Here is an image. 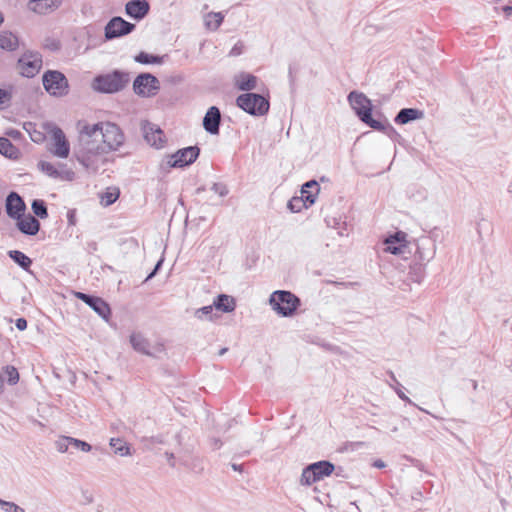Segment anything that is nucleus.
Wrapping results in <instances>:
<instances>
[{
  "label": "nucleus",
  "instance_id": "nucleus-1",
  "mask_svg": "<svg viewBox=\"0 0 512 512\" xmlns=\"http://www.w3.org/2000/svg\"><path fill=\"white\" fill-rule=\"evenodd\" d=\"M77 126L81 146L78 159L86 168L97 170L107 162L106 154L120 150L125 144L123 130L111 121L79 122Z\"/></svg>",
  "mask_w": 512,
  "mask_h": 512
},
{
  "label": "nucleus",
  "instance_id": "nucleus-2",
  "mask_svg": "<svg viewBox=\"0 0 512 512\" xmlns=\"http://www.w3.org/2000/svg\"><path fill=\"white\" fill-rule=\"evenodd\" d=\"M348 100L356 114L365 124L376 130H384L385 127L382 122L372 118L371 101L363 93L351 92Z\"/></svg>",
  "mask_w": 512,
  "mask_h": 512
},
{
  "label": "nucleus",
  "instance_id": "nucleus-3",
  "mask_svg": "<svg viewBox=\"0 0 512 512\" xmlns=\"http://www.w3.org/2000/svg\"><path fill=\"white\" fill-rule=\"evenodd\" d=\"M270 305L277 314L283 317L294 315L300 306V299L290 291H275L270 297Z\"/></svg>",
  "mask_w": 512,
  "mask_h": 512
},
{
  "label": "nucleus",
  "instance_id": "nucleus-4",
  "mask_svg": "<svg viewBox=\"0 0 512 512\" xmlns=\"http://www.w3.org/2000/svg\"><path fill=\"white\" fill-rule=\"evenodd\" d=\"M236 104L245 112L255 116L265 115L270 107L267 98L255 93H245L239 95L236 99Z\"/></svg>",
  "mask_w": 512,
  "mask_h": 512
},
{
  "label": "nucleus",
  "instance_id": "nucleus-5",
  "mask_svg": "<svg viewBox=\"0 0 512 512\" xmlns=\"http://www.w3.org/2000/svg\"><path fill=\"white\" fill-rule=\"evenodd\" d=\"M335 470L334 465L329 461H319L307 466L301 474L300 484L303 486H311L326 477H329Z\"/></svg>",
  "mask_w": 512,
  "mask_h": 512
},
{
  "label": "nucleus",
  "instance_id": "nucleus-6",
  "mask_svg": "<svg viewBox=\"0 0 512 512\" xmlns=\"http://www.w3.org/2000/svg\"><path fill=\"white\" fill-rule=\"evenodd\" d=\"M42 83L46 92L51 96L63 97L68 94V80L60 71H46L42 76Z\"/></svg>",
  "mask_w": 512,
  "mask_h": 512
},
{
  "label": "nucleus",
  "instance_id": "nucleus-7",
  "mask_svg": "<svg viewBox=\"0 0 512 512\" xmlns=\"http://www.w3.org/2000/svg\"><path fill=\"white\" fill-rule=\"evenodd\" d=\"M129 82L128 74L115 71L113 73L99 76L94 80L93 87L95 90L114 93L123 89Z\"/></svg>",
  "mask_w": 512,
  "mask_h": 512
},
{
  "label": "nucleus",
  "instance_id": "nucleus-8",
  "mask_svg": "<svg viewBox=\"0 0 512 512\" xmlns=\"http://www.w3.org/2000/svg\"><path fill=\"white\" fill-rule=\"evenodd\" d=\"M43 65L42 56L36 51H25L18 59L16 69L18 73L27 78L36 76Z\"/></svg>",
  "mask_w": 512,
  "mask_h": 512
},
{
  "label": "nucleus",
  "instance_id": "nucleus-9",
  "mask_svg": "<svg viewBox=\"0 0 512 512\" xmlns=\"http://www.w3.org/2000/svg\"><path fill=\"white\" fill-rule=\"evenodd\" d=\"M133 89L139 96L151 97L158 92L159 81L155 76L149 73L140 74L134 80Z\"/></svg>",
  "mask_w": 512,
  "mask_h": 512
},
{
  "label": "nucleus",
  "instance_id": "nucleus-10",
  "mask_svg": "<svg viewBox=\"0 0 512 512\" xmlns=\"http://www.w3.org/2000/svg\"><path fill=\"white\" fill-rule=\"evenodd\" d=\"M50 135V152L58 158H67L70 154V144L62 129L59 127H53L50 130Z\"/></svg>",
  "mask_w": 512,
  "mask_h": 512
},
{
  "label": "nucleus",
  "instance_id": "nucleus-11",
  "mask_svg": "<svg viewBox=\"0 0 512 512\" xmlns=\"http://www.w3.org/2000/svg\"><path fill=\"white\" fill-rule=\"evenodd\" d=\"M40 170L47 176L63 181H73L75 178V172L72 169L66 167V165H59L58 167L48 161H41L38 164Z\"/></svg>",
  "mask_w": 512,
  "mask_h": 512
},
{
  "label": "nucleus",
  "instance_id": "nucleus-12",
  "mask_svg": "<svg viewBox=\"0 0 512 512\" xmlns=\"http://www.w3.org/2000/svg\"><path fill=\"white\" fill-rule=\"evenodd\" d=\"M130 343L136 351L149 356H154L164 351V345L162 343L157 342L151 345L141 333H132Z\"/></svg>",
  "mask_w": 512,
  "mask_h": 512
},
{
  "label": "nucleus",
  "instance_id": "nucleus-13",
  "mask_svg": "<svg viewBox=\"0 0 512 512\" xmlns=\"http://www.w3.org/2000/svg\"><path fill=\"white\" fill-rule=\"evenodd\" d=\"M134 27V24L125 21L121 17H114L105 27V37L107 39H113L126 35L130 33Z\"/></svg>",
  "mask_w": 512,
  "mask_h": 512
},
{
  "label": "nucleus",
  "instance_id": "nucleus-14",
  "mask_svg": "<svg viewBox=\"0 0 512 512\" xmlns=\"http://www.w3.org/2000/svg\"><path fill=\"white\" fill-rule=\"evenodd\" d=\"M75 297L89 305L97 314L107 319L111 314L109 305L100 297H94L82 292H75Z\"/></svg>",
  "mask_w": 512,
  "mask_h": 512
},
{
  "label": "nucleus",
  "instance_id": "nucleus-15",
  "mask_svg": "<svg viewBox=\"0 0 512 512\" xmlns=\"http://www.w3.org/2000/svg\"><path fill=\"white\" fill-rule=\"evenodd\" d=\"M144 138L151 146L160 149L166 143L164 132L155 124L146 122L142 125Z\"/></svg>",
  "mask_w": 512,
  "mask_h": 512
},
{
  "label": "nucleus",
  "instance_id": "nucleus-16",
  "mask_svg": "<svg viewBox=\"0 0 512 512\" xmlns=\"http://www.w3.org/2000/svg\"><path fill=\"white\" fill-rule=\"evenodd\" d=\"M198 155L199 149L197 147H187L171 155L168 163L171 167H184L193 163Z\"/></svg>",
  "mask_w": 512,
  "mask_h": 512
},
{
  "label": "nucleus",
  "instance_id": "nucleus-17",
  "mask_svg": "<svg viewBox=\"0 0 512 512\" xmlns=\"http://www.w3.org/2000/svg\"><path fill=\"white\" fill-rule=\"evenodd\" d=\"M384 243L386 245L385 250L387 252L394 255L401 254L408 245L407 235L402 231H398L394 235L388 237Z\"/></svg>",
  "mask_w": 512,
  "mask_h": 512
},
{
  "label": "nucleus",
  "instance_id": "nucleus-18",
  "mask_svg": "<svg viewBox=\"0 0 512 512\" xmlns=\"http://www.w3.org/2000/svg\"><path fill=\"white\" fill-rule=\"evenodd\" d=\"M6 213L12 219L19 218L24 213L26 206L22 198L15 192H11L6 199Z\"/></svg>",
  "mask_w": 512,
  "mask_h": 512
},
{
  "label": "nucleus",
  "instance_id": "nucleus-19",
  "mask_svg": "<svg viewBox=\"0 0 512 512\" xmlns=\"http://www.w3.org/2000/svg\"><path fill=\"white\" fill-rule=\"evenodd\" d=\"M15 220H17V227L22 233L27 235H36L39 232L40 223L31 214L24 215L23 213L22 216Z\"/></svg>",
  "mask_w": 512,
  "mask_h": 512
},
{
  "label": "nucleus",
  "instance_id": "nucleus-20",
  "mask_svg": "<svg viewBox=\"0 0 512 512\" xmlns=\"http://www.w3.org/2000/svg\"><path fill=\"white\" fill-rule=\"evenodd\" d=\"M219 123H220V111L217 107L212 106L207 111L203 125L206 131L212 134H217L219 132Z\"/></svg>",
  "mask_w": 512,
  "mask_h": 512
},
{
  "label": "nucleus",
  "instance_id": "nucleus-21",
  "mask_svg": "<svg viewBox=\"0 0 512 512\" xmlns=\"http://www.w3.org/2000/svg\"><path fill=\"white\" fill-rule=\"evenodd\" d=\"M126 13L135 19L143 18L149 11V4L147 1H130L125 7Z\"/></svg>",
  "mask_w": 512,
  "mask_h": 512
},
{
  "label": "nucleus",
  "instance_id": "nucleus-22",
  "mask_svg": "<svg viewBox=\"0 0 512 512\" xmlns=\"http://www.w3.org/2000/svg\"><path fill=\"white\" fill-rule=\"evenodd\" d=\"M319 193V185L316 181H309L302 186L300 196L305 200L306 204L310 207L315 203Z\"/></svg>",
  "mask_w": 512,
  "mask_h": 512
},
{
  "label": "nucleus",
  "instance_id": "nucleus-23",
  "mask_svg": "<svg viewBox=\"0 0 512 512\" xmlns=\"http://www.w3.org/2000/svg\"><path fill=\"white\" fill-rule=\"evenodd\" d=\"M235 86L241 91H250L257 87V77L249 73H241L235 78Z\"/></svg>",
  "mask_w": 512,
  "mask_h": 512
},
{
  "label": "nucleus",
  "instance_id": "nucleus-24",
  "mask_svg": "<svg viewBox=\"0 0 512 512\" xmlns=\"http://www.w3.org/2000/svg\"><path fill=\"white\" fill-rule=\"evenodd\" d=\"M423 118V112L418 109L405 108L402 109L395 118L398 124H406L410 121Z\"/></svg>",
  "mask_w": 512,
  "mask_h": 512
},
{
  "label": "nucleus",
  "instance_id": "nucleus-25",
  "mask_svg": "<svg viewBox=\"0 0 512 512\" xmlns=\"http://www.w3.org/2000/svg\"><path fill=\"white\" fill-rule=\"evenodd\" d=\"M19 47L18 37L8 31L0 33V48L6 51H15Z\"/></svg>",
  "mask_w": 512,
  "mask_h": 512
},
{
  "label": "nucleus",
  "instance_id": "nucleus-26",
  "mask_svg": "<svg viewBox=\"0 0 512 512\" xmlns=\"http://www.w3.org/2000/svg\"><path fill=\"white\" fill-rule=\"evenodd\" d=\"M120 196V189L115 186L107 187L105 191H103L99 198H100V204L103 207H108L115 203Z\"/></svg>",
  "mask_w": 512,
  "mask_h": 512
},
{
  "label": "nucleus",
  "instance_id": "nucleus-27",
  "mask_svg": "<svg viewBox=\"0 0 512 512\" xmlns=\"http://www.w3.org/2000/svg\"><path fill=\"white\" fill-rule=\"evenodd\" d=\"M213 306L223 312H232L236 307V303L233 297L221 294L216 298Z\"/></svg>",
  "mask_w": 512,
  "mask_h": 512
},
{
  "label": "nucleus",
  "instance_id": "nucleus-28",
  "mask_svg": "<svg viewBox=\"0 0 512 512\" xmlns=\"http://www.w3.org/2000/svg\"><path fill=\"white\" fill-rule=\"evenodd\" d=\"M9 256L24 269H28L32 263L28 256L18 250L10 251Z\"/></svg>",
  "mask_w": 512,
  "mask_h": 512
},
{
  "label": "nucleus",
  "instance_id": "nucleus-29",
  "mask_svg": "<svg viewBox=\"0 0 512 512\" xmlns=\"http://www.w3.org/2000/svg\"><path fill=\"white\" fill-rule=\"evenodd\" d=\"M110 445L114 449V452L117 454H120L122 456L130 455V447L127 445L126 442L119 438H112L110 440Z\"/></svg>",
  "mask_w": 512,
  "mask_h": 512
},
{
  "label": "nucleus",
  "instance_id": "nucleus-30",
  "mask_svg": "<svg viewBox=\"0 0 512 512\" xmlns=\"http://www.w3.org/2000/svg\"><path fill=\"white\" fill-rule=\"evenodd\" d=\"M221 13L210 12L205 17L206 26L210 29L216 30L223 22Z\"/></svg>",
  "mask_w": 512,
  "mask_h": 512
},
{
  "label": "nucleus",
  "instance_id": "nucleus-31",
  "mask_svg": "<svg viewBox=\"0 0 512 512\" xmlns=\"http://www.w3.org/2000/svg\"><path fill=\"white\" fill-rule=\"evenodd\" d=\"M309 206L301 196H295L288 202V208L294 212H301L303 209H307Z\"/></svg>",
  "mask_w": 512,
  "mask_h": 512
},
{
  "label": "nucleus",
  "instance_id": "nucleus-32",
  "mask_svg": "<svg viewBox=\"0 0 512 512\" xmlns=\"http://www.w3.org/2000/svg\"><path fill=\"white\" fill-rule=\"evenodd\" d=\"M135 60L141 64H156L161 63V58L158 56H154L152 54L146 53V52H140L136 57Z\"/></svg>",
  "mask_w": 512,
  "mask_h": 512
},
{
  "label": "nucleus",
  "instance_id": "nucleus-33",
  "mask_svg": "<svg viewBox=\"0 0 512 512\" xmlns=\"http://www.w3.org/2000/svg\"><path fill=\"white\" fill-rule=\"evenodd\" d=\"M32 210L36 216H38L42 219L48 217L47 208L45 206L44 201H42V200H34L32 203Z\"/></svg>",
  "mask_w": 512,
  "mask_h": 512
},
{
  "label": "nucleus",
  "instance_id": "nucleus-34",
  "mask_svg": "<svg viewBox=\"0 0 512 512\" xmlns=\"http://www.w3.org/2000/svg\"><path fill=\"white\" fill-rule=\"evenodd\" d=\"M15 147L7 138H0V153L11 157L14 153Z\"/></svg>",
  "mask_w": 512,
  "mask_h": 512
},
{
  "label": "nucleus",
  "instance_id": "nucleus-35",
  "mask_svg": "<svg viewBox=\"0 0 512 512\" xmlns=\"http://www.w3.org/2000/svg\"><path fill=\"white\" fill-rule=\"evenodd\" d=\"M4 373L7 376L8 382L10 384L14 385L19 381L18 370L14 366H6Z\"/></svg>",
  "mask_w": 512,
  "mask_h": 512
},
{
  "label": "nucleus",
  "instance_id": "nucleus-36",
  "mask_svg": "<svg viewBox=\"0 0 512 512\" xmlns=\"http://www.w3.org/2000/svg\"><path fill=\"white\" fill-rule=\"evenodd\" d=\"M70 444H72L75 448L80 449L84 452H89L91 450V445L87 442L81 441L76 438L70 437Z\"/></svg>",
  "mask_w": 512,
  "mask_h": 512
},
{
  "label": "nucleus",
  "instance_id": "nucleus-37",
  "mask_svg": "<svg viewBox=\"0 0 512 512\" xmlns=\"http://www.w3.org/2000/svg\"><path fill=\"white\" fill-rule=\"evenodd\" d=\"M70 437L62 436L57 442L56 447L57 450L61 453H65L68 450V445L70 444Z\"/></svg>",
  "mask_w": 512,
  "mask_h": 512
},
{
  "label": "nucleus",
  "instance_id": "nucleus-38",
  "mask_svg": "<svg viewBox=\"0 0 512 512\" xmlns=\"http://www.w3.org/2000/svg\"><path fill=\"white\" fill-rule=\"evenodd\" d=\"M213 307V305L202 307L198 309L195 314L199 319H202L203 315H209L212 312Z\"/></svg>",
  "mask_w": 512,
  "mask_h": 512
},
{
  "label": "nucleus",
  "instance_id": "nucleus-39",
  "mask_svg": "<svg viewBox=\"0 0 512 512\" xmlns=\"http://www.w3.org/2000/svg\"><path fill=\"white\" fill-rule=\"evenodd\" d=\"M10 93L4 89H0V108H2L3 104L10 100Z\"/></svg>",
  "mask_w": 512,
  "mask_h": 512
},
{
  "label": "nucleus",
  "instance_id": "nucleus-40",
  "mask_svg": "<svg viewBox=\"0 0 512 512\" xmlns=\"http://www.w3.org/2000/svg\"><path fill=\"white\" fill-rule=\"evenodd\" d=\"M15 324L20 331H23L27 328V321L24 318H18Z\"/></svg>",
  "mask_w": 512,
  "mask_h": 512
},
{
  "label": "nucleus",
  "instance_id": "nucleus-41",
  "mask_svg": "<svg viewBox=\"0 0 512 512\" xmlns=\"http://www.w3.org/2000/svg\"><path fill=\"white\" fill-rule=\"evenodd\" d=\"M502 11L507 17L511 16L512 15V5H507V6L502 7Z\"/></svg>",
  "mask_w": 512,
  "mask_h": 512
},
{
  "label": "nucleus",
  "instance_id": "nucleus-42",
  "mask_svg": "<svg viewBox=\"0 0 512 512\" xmlns=\"http://www.w3.org/2000/svg\"><path fill=\"white\" fill-rule=\"evenodd\" d=\"M6 504L9 505L13 509V512H25L23 508L17 506L14 503H6Z\"/></svg>",
  "mask_w": 512,
  "mask_h": 512
},
{
  "label": "nucleus",
  "instance_id": "nucleus-43",
  "mask_svg": "<svg viewBox=\"0 0 512 512\" xmlns=\"http://www.w3.org/2000/svg\"><path fill=\"white\" fill-rule=\"evenodd\" d=\"M373 466L376 467V468H384L385 467V463L382 460H376L373 463Z\"/></svg>",
  "mask_w": 512,
  "mask_h": 512
},
{
  "label": "nucleus",
  "instance_id": "nucleus-44",
  "mask_svg": "<svg viewBox=\"0 0 512 512\" xmlns=\"http://www.w3.org/2000/svg\"><path fill=\"white\" fill-rule=\"evenodd\" d=\"M227 194V189L224 187V186H221V192H220V195L221 196H224Z\"/></svg>",
  "mask_w": 512,
  "mask_h": 512
},
{
  "label": "nucleus",
  "instance_id": "nucleus-45",
  "mask_svg": "<svg viewBox=\"0 0 512 512\" xmlns=\"http://www.w3.org/2000/svg\"><path fill=\"white\" fill-rule=\"evenodd\" d=\"M219 188H221L219 185H217V184L214 185L215 191H218L220 193L221 189H219Z\"/></svg>",
  "mask_w": 512,
  "mask_h": 512
},
{
  "label": "nucleus",
  "instance_id": "nucleus-46",
  "mask_svg": "<svg viewBox=\"0 0 512 512\" xmlns=\"http://www.w3.org/2000/svg\"><path fill=\"white\" fill-rule=\"evenodd\" d=\"M225 351H226V349H222V350L219 352V354H220V355H222V354H224V353H225Z\"/></svg>",
  "mask_w": 512,
  "mask_h": 512
},
{
  "label": "nucleus",
  "instance_id": "nucleus-47",
  "mask_svg": "<svg viewBox=\"0 0 512 512\" xmlns=\"http://www.w3.org/2000/svg\"><path fill=\"white\" fill-rule=\"evenodd\" d=\"M3 22L2 14L0 13V24Z\"/></svg>",
  "mask_w": 512,
  "mask_h": 512
}]
</instances>
